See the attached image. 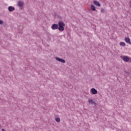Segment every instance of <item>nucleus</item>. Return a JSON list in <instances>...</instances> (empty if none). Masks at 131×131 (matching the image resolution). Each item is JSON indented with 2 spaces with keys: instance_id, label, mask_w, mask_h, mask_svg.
Segmentation results:
<instances>
[{
  "instance_id": "6",
  "label": "nucleus",
  "mask_w": 131,
  "mask_h": 131,
  "mask_svg": "<svg viewBox=\"0 0 131 131\" xmlns=\"http://www.w3.org/2000/svg\"><path fill=\"white\" fill-rule=\"evenodd\" d=\"M91 92H92V94L94 95H96L98 93V91H97L95 88H92V89H91Z\"/></svg>"
},
{
  "instance_id": "11",
  "label": "nucleus",
  "mask_w": 131,
  "mask_h": 131,
  "mask_svg": "<svg viewBox=\"0 0 131 131\" xmlns=\"http://www.w3.org/2000/svg\"><path fill=\"white\" fill-rule=\"evenodd\" d=\"M91 9L92 11H96V7H95L94 5H91Z\"/></svg>"
},
{
  "instance_id": "16",
  "label": "nucleus",
  "mask_w": 131,
  "mask_h": 131,
  "mask_svg": "<svg viewBox=\"0 0 131 131\" xmlns=\"http://www.w3.org/2000/svg\"><path fill=\"white\" fill-rule=\"evenodd\" d=\"M129 5H130V8H131V1H130V2H129Z\"/></svg>"
},
{
  "instance_id": "7",
  "label": "nucleus",
  "mask_w": 131,
  "mask_h": 131,
  "mask_svg": "<svg viewBox=\"0 0 131 131\" xmlns=\"http://www.w3.org/2000/svg\"><path fill=\"white\" fill-rule=\"evenodd\" d=\"M15 10V8L12 6L8 7V11L10 12H13Z\"/></svg>"
},
{
  "instance_id": "5",
  "label": "nucleus",
  "mask_w": 131,
  "mask_h": 131,
  "mask_svg": "<svg viewBox=\"0 0 131 131\" xmlns=\"http://www.w3.org/2000/svg\"><path fill=\"white\" fill-rule=\"evenodd\" d=\"M89 104H94L96 105V102H95V100H93V99H89L88 101Z\"/></svg>"
},
{
  "instance_id": "14",
  "label": "nucleus",
  "mask_w": 131,
  "mask_h": 131,
  "mask_svg": "<svg viewBox=\"0 0 131 131\" xmlns=\"http://www.w3.org/2000/svg\"><path fill=\"white\" fill-rule=\"evenodd\" d=\"M4 24V21L0 19V25H3Z\"/></svg>"
},
{
  "instance_id": "4",
  "label": "nucleus",
  "mask_w": 131,
  "mask_h": 131,
  "mask_svg": "<svg viewBox=\"0 0 131 131\" xmlns=\"http://www.w3.org/2000/svg\"><path fill=\"white\" fill-rule=\"evenodd\" d=\"M121 58L126 62H128V61H129V58H128V56H122V58Z\"/></svg>"
},
{
  "instance_id": "3",
  "label": "nucleus",
  "mask_w": 131,
  "mask_h": 131,
  "mask_svg": "<svg viewBox=\"0 0 131 131\" xmlns=\"http://www.w3.org/2000/svg\"><path fill=\"white\" fill-rule=\"evenodd\" d=\"M51 28L53 30L58 29V25L57 24H54L52 25Z\"/></svg>"
},
{
  "instance_id": "13",
  "label": "nucleus",
  "mask_w": 131,
  "mask_h": 131,
  "mask_svg": "<svg viewBox=\"0 0 131 131\" xmlns=\"http://www.w3.org/2000/svg\"><path fill=\"white\" fill-rule=\"evenodd\" d=\"M54 120L56 121V122L58 123L60 122V118H55Z\"/></svg>"
},
{
  "instance_id": "9",
  "label": "nucleus",
  "mask_w": 131,
  "mask_h": 131,
  "mask_svg": "<svg viewBox=\"0 0 131 131\" xmlns=\"http://www.w3.org/2000/svg\"><path fill=\"white\" fill-rule=\"evenodd\" d=\"M18 5L19 7L22 8L24 6V2H22L21 1L18 2Z\"/></svg>"
},
{
  "instance_id": "15",
  "label": "nucleus",
  "mask_w": 131,
  "mask_h": 131,
  "mask_svg": "<svg viewBox=\"0 0 131 131\" xmlns=\"http://www.w3.org/2000/svg\"><path fill=\"white\" fill-rule=\"evenodd\" d=\"M104 11H105L104 9H101V12H102L104 13Z\"/></svg>"
},
{
  "instance_id": "17",
  "label": "nucleus",
  "mask_w": 131,
  "mask_h": 131,
  "mask_svg": "<svg viewBox=\"0 0 131 131\" xmlns=\"http://www.w3.org/2000/svg\"><path fill=\"white\" fill-rule=\"evenodd\" d=\"M2 131H5V129L3 128L2 129Z\"/></svg>"
},
{
  "instance_id": "1",
  "label": "nucleus",
  "mask_w": 131,
  "mask_h": 131,
  "mask_svg": "<svg viewBox=\"0 0 131 131\" xmlns=\"http://www.w3.org/2000/svg\"><path fill=\"white\" fill-rule=\"evenodd\" d=\"M64 27H65V24L63 21L58 23V30H59V31H63Z\"/></svg>"
},
{
  "instance_id": "8",
  "label": "nucleus",
  "mask_w": 131,
  "mask_h": 131,
  "mask_svg": "<svg viewBox=\"0 0 131 131\" xmlns=\"http://www.w3.org/2000/svg\"><path fill=\"white\" fill-rule=\"evenodd\" d=\"M125 42L126 43H127L128 44H131V42H130V39L129 38L127 37H125Z\"/></svg>"
},
{
  "instance_id": "2",
  "label": "nucleus",
  "mask_w": 131,
  "mask_h": 131,
  "mask_svg": "<svg viewBox=\"0 0 131 131\" xmlns=\"http://www.w3.org/2000/svg\"><path fill=\"white\" fill-rule=\"evenodd\" d=\"M55 59L56 60V61H58L59 62H60L61 63H66V60H63V59L62 58H59V57H58L57 56H56L55 57Z\"/></svg>"
},
{
  "instance_id": "10",
  "label": "nucleus",
  "mask_w": 131,
  "mask_h": 131,
  "mask_svg": "<svg viewBox=\"0 0 131 131\" xmlns=\"http://www.w3.org/2000/svg\"><path fill=\"white\" fill-rule=\"evenodd\" d=\"M94 3L95 6L100 7L101 5L98 1H95Z\"/></svg>"
},
{
  "instance_id": "12",
  "label": "nucleus",
  "mask_w": 131,
  "mask_h": 131,
  "mask_svg": "<svg viewBox=\"0 0 131 131\" xmlns=\"http://www.w3.org/2000/svg\"><path fill=\"white\" fill-rule=\"evenodd\" d=\"M120 46H121V47H125L126 44H125V42H120Z\"/></svg>"
},
{
  "instance_id": "18",
  "label": "nucleus",
  "mask_w": 131,
  "mask_h": 131,
  "mask_svg": "<svg viewBox=\"0 0 131 131\" xmlns=\"http://www.w3.org/2000/svg\"><path fill=\"white\" fill-rule=\"evenodd\" d=\"M118 131H119V130H118Z\"/></svg>"
}]
</instances>
